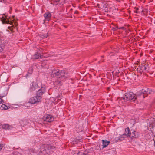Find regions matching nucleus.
Instances as JSON below:
<instances>
[{"instance_id":"obj_11","label":"nucleus","mask_w":155,"mask_h":155,"mask_svg":"<svg viewBox=\"0 0 155 155\" xmlns=\"http://www.w3.org/2000/svg\"><path fill=\"white\" fill-rule=\"evenodd\" d=\"M38 87V85L36 82H33L32 83V85L31 87L30 90L31 91L35 90Z\"/></svg>"},{"instance_id":"obj_24","label":"nucleus","mask_w":155,"mask_h":155,"mask_svg":"<svg viewBox=\"0 0 155 155\" xmlns=\"http://www.w3.org/2000/svg\"><path fill=\"white\" fill-rule=\"evenodd\" d=\"M2 149V146L0 145V150Z\"/></svg>"},{"instance_id":"obj_9","label":"nucleus","mask_w":155,"mask_h":155,"mask_svg":"<svg viewBox=\"0 0 155 155\" xmlns=\"http://www.w3.org/2000/svg\"><path fill=\"white\" fill-rule=\"evenodd\" d=\"M130 134L132 138H137L138 137L137 133L134 130H133L132 132H130Z\"/></svg>"},{"instance_id":"obj_2","label":"nucleus","mask_w":155,"mask_h":155,"mask_svg":"<svg viewBox=\"0 0 155 155\" xmlns=\"http://www.w3.org/2000/svg\"><path fill=\"white\" fill-rule=\"evenodd\" d=\"M55 147L48 144H43L41 145L40 148L38 151L42 153L44 155H49L52 152V150Z\"/></svg>"},{"instance_id":"obj_23","label":"nucleus","mask_w":155,"mask_h":155,"mask_svg":"<svg viewBox=\"0 0 155 155\" xmlns=\"http://www.w3.org/2000/svg\"><path fill=\"white\" fill-rule=\"evenodd\" d=\"M138 10V9L137 8L136 9V11H134V12H135L137 13H138V11H137V10Z\"/></svg>"},{"instance_id":"obj_5","label":"nucleus","mask_w":155,"mask_h":155,"mask_svg":"<svg viewBox=\"0 0 155 155\" xmlns=\"http://www.w3.org/2000/svg\"><path fill=\"white\" fill-rule=\"evenodd\" d=\"M41 98L40 96L37 95L31 98L29 100V102L31 104H35L40 102Z\"/></svg>"},{"instance_id":"obj_27","label":"nucleus","mask_w":155,"mask_h":155,"mask_svg":"<svg viewBox=\"0 0 155 155\" xmlns=\"http://www.w3.org/2000/svg\"><path fill=\"white\" fill-rule=\"evenodd\" d=\"M75 13H77V12H75Z\"/></svg>"},{"instance_id":"obj_7","label":"nucleus","mask_w":155,"mask_h":155,"mask_svg":"<svg viewBox=\"0 0 155 155\" xmlns=\"http://www.w3.org/2000/svg\"><path fill=\"white\" fill-rule=\"evenodd\" d=\"M29 120L26 119H23L20 121V125L21 127L25 126L29 123Z\"/></svg>"},{"instance_id":"obj_18","label":"nucleus","mask_w":155,"mask_h":155,"mask_svg":"<svg viewBox=\"0 0 155 155\" xmlns=\"http://www.w3.org/2000/svg\"><path fill=\"white\" fill-rule=\"evenodd\" d=\"M59 0H51V4L56 5Z\"/></svg>"},{"instance_id":"obj_3","label":"nucleus","mask_w":155,"mask_h":155,"mask_svg":"<svg viewBox=\"0 0 155 155\" xmlns=\"http://www.w3.org/2000/svg\"><path fill=\"white\" fill-rule=\"evenodd\" d=\"M121 100H123L124 101L132 100L134 101L137 99L136 96L132 92L126 93L123 97L119 98Z\"/></svg>"},{"instance_id":"obj_13","label":"nucleus","mask_w":155,"mask_h":155,"mask_svg":"<svg viewBox=\"0 0 155 155\" xmlns=\"http://www.w3.org/2000/svg\"><path fill=\"white\" fill-rule=\"evenodd\" d=\"M33 58L34 59H38L42 58V57L40 54L36 53L34 55Z\"/></svg>"},{"instance_id":"obj_20","label":"nucleus","mask_w":155,"mask_h":155,"mask_svg":"<svg viewBox=\"0 0 155 155\" xmlns=\"http://www.w3.org/2000/svg\"><path fill=\"white\" fill-rule=\"evenodd\" d=\"M13 155H21V154L17 151H15L13 153Z\"/></svg>"},{"instance_id":"obj_8","label":"nucleus","mask_w":155,"mask_h":155,"mask_svg":"<svg viewBox=\"0 0 155 155\" xmlns=\"http://www.w3.org/2000/svg\"><path fill=\"white\" fill-rule=\"evenodd\" d=\"M51 17V15L49 12H46L44 14V17L45 20L49 21L50 20Z\"/></svg>"},{"instance_id":"obj_1","label":"nucleus","mask_w":155,"mask_h":155,"mask_svg":"<svg viewBox=\"0 0 155 155\" xmlns=\"http://www.w3.org/2000/svg\"><path fill=\"white\" fill-rule=\"evenodd\" d=\"M51 77H57L59 80L62 81L67 78L69 76L68 72L64 70H60L58 69L54 70L52 71Z\"/></svg>"},{"instance_id":"obj_17","label":"nucleus","mask_w":155,"mask_h":155,"mask_svg":"<svg viewBox=\"0 0 155 155\" xmlns=\"http://www.w3.org/2000/svg\"><path fill=\"white\" fill-rule=\"evenodd\" d=\"M1 108L2 110H6L8 109V106L5 104H2L1 105Z\"/></svg>"},{"instance_id":"obj_21","label":"nucleus","mask_w":155,"mask_h":155,"mask_svg":"<svg viewBox=\"0 0 155 155\" xmlns=\"http://www.w3.org/2000/svg\"><path fill=\"white\" fill-rule=\"evenodd\" d=\"M3 102V100L0 98V104L2 103Z\"/></svg>"},{"instance_id":"obj_6","label":"nucleus","mask_w":155,"mask_h":155,"mask_svg":"<svg viewBox=\"0 0 155 155\" xmlns=\"http://www.w3.org/2000/svg\"><path fill=\"white\" fill-rule=\"evenodd\" d=\"M43 120L48 122H51L54 120L53 117L50 115H47L45 116L42 118Z\"/></svg>"},{"instance_id":"obj_26","label":"nucleus","mask_w":155,"mask_h":155,"mask_svg":"<svg viewBox=\"0 0 155 155\" xmlns=\"http://www.w3.org/2000/svg\"><path fill=\"white\" fill-rule=\"evenodd\" d=\"M4 96H0V97H3Z\"/></svg>"},{"instance_id":"obj_15","label":"nucleus","mask_w":155,"mask_h":155,"mask_svg":"<svg viewBox=\"0 0 155 155\" xmlns=\"http://www.w3.org/2000/svg\"><path fill=\"white\" fill-rule=\"evenodd\" d=\"M102 146L103 148H104L106 147L109 143L110 142L104 141L103 140H102Z\"/></svg>"},{"instance_id":"obj_22","label":"nucleus","mask_w":155,"mask_h":155,"mask_svg":"<svg viewBox=\"0 0 155 155\" xmlns=\"http://www.w3.org/2000/svg\"><path fill=\"white\" fill-rule=\"evenodd\" d=\"M117 27H115L114 28H113V29L114 31L116 30L117 29Z\"/></svg>"},{"instance_id":"obj_12","label":"nucleus","mask_w":155,"mask_h":155,"mask_svg":"<svg viewBox=\"0 0 155 155\" xmlns=\"http://www.w3.org/2000/svg\"><path fill=\"white\" fill-rule=\"evenodd\" d=\"M44 93V88L41 87V89L39 90L37 92V95L40 96Z\"/></svg>"},{"instance_id":"obj_19","label":"nucleus","mask_w":155,"mask_h":155,"mask_svg":"<svg viewBox=\"0 0 155 155\" xmlns=\"http://www.w3.org/2000/svg\"><path fill=\"white\" fill-rule=\"evenodd\" d=\"M40 36L42 38H46L48 36L47 34H45L44 35H42Z\"/></svg>"},{"instance_id":"obj_14","label":"nucleus","mask_w":155,"mask_h":155,"mask_svg":"<svg viewBox=\"0 0 155 155\" xmlns=\"http://www.w3.org/2000/svg\"><path fill=\"white\" fill-rule=\"evenodd\" d=\"M130 129L129 127L126 128L124 134L127 137H130Z\"/></svg>"},{"instance_id":"obj_25","label":"nucleus","mask_w":155,"mask_h":155,"mask_svg":"<svg viewBox=\"0 0 155 155\" xmlns=\"http://www.w3.org/2000/svg\"><path fill=\"white\" fill-rule=\"evenodd\" d=\"M2 76H2V74L1 75V76H0V78H2Z\"/></svg>"},{"instance_id":"obj_16","label":"nucleus","mask_w":155,"mask_h":155,"mask_svg":"<svg viewBox=\"0 0 155 155\" xmlns=\"http://www.w3.org/2000/svg\"><path fill=\"white\" fill-rule=\"evenodd\" d=\"M140 72H143L145 71L147 69L145 65H142L140 67Z\"/></svg>"},{"instance_id":"obj_10","label":"nucleus","mask_w":155,"mask_h":155,"mask_svg":"<svg viewBox=\"0 0 155 155\" xmlns=\"http://www.w3.org/2000/svg\"><path fill=\"white\" fill-rule=\"evenodd\" d=\"M2 127L5 130H9L12 128V127L9 126L8 124H6L2 125Z\"/></svg>"},{"instance_id":"obj_4","label":"nucleus","mask_w":155,"mask_h":155,"mask_svg":"<svg viewBox=\"0 0 155 155\" xmlns=\"http://www.w3.org/2000/svg\"><path fill=\"white\" fill-rule=\"evenodd\" d=\"M151 91L149 89H142L140 91H139L138 92L137 95L140 96L142 94L144 95H143V98L145 97V96H147L148 94H150Z\"/></svg>"}]
</instances>
